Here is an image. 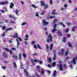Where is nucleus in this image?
Here are the masks:
<instances>
[{
  "label": "nucleus",
  "mask_w": 77,
  "mask_h": 77,
  "mask_svg": "<svg viewBox=\"0 0 77 77\" xmlns=\"http://www.w3.org/2000/svg\"><path fill=\"white\" fill-rule=\"evenodd\" d=\"M35 75L37 77H40V76H39V75L37 73H36Z\"/></svg>",
  "instance_id": "53"
},
{
  "label": "nucleus",
  "mask_w": 77,
  "mask_h": 77,
  "mask_svg": "<svg viewBox=\"0 0 77 77\" xmlns=\"http://www.w3.org/2000/svg\"><path fill=\"white\" fill-rule=\"evenodd\" d=\"M58 20L57 19H55L53 21V23L54 24H56Z\"/></svg>",
  "instance_id": "13"
},
{
  "label": "nucleus",
  "mask_w": 77,
  "mask_h": 77,
  "mask_svg": "<svg viewBox=\"0 0 77 77\" xmlns=\"http://www.w3.org/2000/svg\"><path fill=\"white\" fill-rule=\"evenodd\" d=\"M60 24L61 25V26H63V27H65V26L63 23H62V22H60Z\"/></svg>",
  "instance_id": "25"
},
{
  "label": "nucleus",
  "mask_w": 77,
  "mask_h": 77,
  "mask_svg": "<svg viewBox=\"0 0 77 77\" xmlns=\"http://www.w3.org/2000/svg\"><path fill=\"white\" fill-rule=\"evenodd\" d=\"M33 56H38V53H34L33 54Z\"/></svg>",
  "instance_id": "52"
},
{
  "label": "nucleus",
  "mask_w": 77,
  "mask_h": 77,
  "mask_svg": "<svg viewBox=\"0 0 77 77\" xmlns=\"http://www.w3.org/2000/svg\"><path fill=\"white\" fill-rule=\"evenodd\" d=\"M31 62L32 63V64H33V65H35V63H34V62H35L36 63H37V62H39V60L38 59L33 60L32 59L31 60Z\"/></svg>",
  "instance_id": "3"
},
{
  "label": "nucleus",
  "mask_w": 77,
  "mask_h": 77,
  "mask_svg": "<svg viewBox=\"0 0 77 77\" xmlns=\"http://www.w3.org/2000/svg\"><path fill=\"white\" fill-rule=\"evenodd\" d=\"M47 61L48 63H51V57L48 58Z\"/></svg>",
  "instance_id": "9"
},
{
  "label": "nucleus",
  "mask_w": 77,
  "mask_h": 77,
  "mask_svg": "<svg viewBox=\"0 0 77 77\" xmlns=\"http://www.w3.org/2000/svg\"><path fill=\"white\" fill-rule=\"evenodd\" d=\"M48 38L46 41L47 42H51L53 41V37H52L51 34H49V35L48 36Z\"/></svg>",
  "instance_id": "1"
},
{
  "label": "nucleus",
  "mask_w": 77,
  "mask_h": 77,
  "mask_svg": "<svg viewBox=\"0 0 77 77\" xmlns=\"http://www.w3.org/2000/svg\"><path fill=\"white\" fill-rule=\"evenodd\" d=\"M0 5H5V2H0Z\"/></svg>",
  "instance_id": "28"
},
{
  "label": "nucleus",
  "mask_w": 77,
  "mask_h": 77,
  "mask_svg": "<svg viewBox=\"0 0 77 77\" xmlns=\"http://www.w3.org/2000/svg\"><path fill=\"white\" fill-rule=\"evenodd\" d=\"M68 6V5L66 4H65L64 5V7L65 8H66Z\"/></svg>",
  "instance_id": "61"
},
{
  "label": "nucleus",
  "mask_w": 77,
  "mask_h": 77,
  "mask_svg": "<svg viewBox=\"0 0 77 77\" xmlns=\"http://www.w3.org/2000/svg\"><path fill=\"white\" fill-rule=\"evenodd\" d=\"M12 28H7L5 30V32H8V30H12Z\"/></svg>",
  "instance_id": "20"
},
{
  "label": "nucleus",
  "mask_w": 77,
  "mask_h": 77,
  "mask_svg": "<svg viewBox=\"0 0 77 77\" xmlns=\"http://www.w3.org/2000/svg\"><path fill=\"white\" fill-rule=\"evenodd\" d=\"M15 35H14L13 36V38H18V33H16L15 34Z\"/></svg>",
  "instance_id": "8"
},
{
  "label": "nucleus",
  "mask_w": 77,
  "mask_h": 77,
  "mask_svg": "<svg viewBox=\"0 0 77 77\" xmlns=\"http://www.w3.org/2000/svg\"><path fill=\"white\" fill-rule=\"evenodd\" d=\"M32 7H33V8H37L36 6H35V5L33 4H32Z\"/></svg>",
  "instance_id": "44"
},
{
  "label": "nucleus",
  "mask_w": 77,
  "mask_h": 77,
  "mask_svg": "<svg viewBox=\"0 0 77 77\" xmlns=\"http://www.w3.org/2000/svg\"><path fill=\"white\" fill-rule=\"evenodd\" d=\"M21 66L22 67H20L21 68H22V69H24V66L23 65V63H21Z\"/></svg>",
  "instance_id": "24"
},
{
  "label": "nucleus",
  "mask_w": 77,
  "mask_h": 77,
  "mask_svg": "<svg viewBox=\"0 0 77 77\" xmlns=\"http://www.w3.org/2000/svg\"><path fill=\"white\" fill-rule=\"evenodd\" d=\"M61 11H64V10H65V8H61Z\"/></svg>",
  "instance_id": "58"
},
{
  "label": "nucleus",
  "mask_w": 77,
  "mask_h": 77,
  "mask_svg": "<svg viewBox=\"0 0 77 77\" xmlns=\"http://www.w3.org/2000/svg\"><path fill=\"white\" fill-rule=\"evenodd\" d=\"M21 53H19V59L20 60H21Z\"/></svg>",
  "instance_id": "32"
},
{
  "label": "nucleus",
  "mask_w": 77,
  "mask_h": 77,
  "mask_svg": "<svg viewBox=\"0 0 77 77\" xmlns=\"http://www.w3.org/2000/svg\"><path fill=\"white\" fill-rule=\"evenodd\" d=\"M52 2H52V0H50V3L51 5H52Z\"/></svg>",
  "instance_id": "59"
},
{
  "label": "nucleus",
  "mask_w": 77,
  "mask_h": 77,
  "mask_svg": "<svg viewBox=\"0 0 77 77\" xmlns=\"http://www.w3.org/2000/svg\"><path fill=\"white\" fill-rule=\"evenodd\" d=\"M37 46L38 49H40V50H41V46H40V45H39V44H37Z\"/></svg>",
  "instance_id": "22"
},
{
  "label": "nucleus",
  "mask_w": 77,
  "mask_h": 77,
  "mask_svg": "<svg viewBox=\"0 0 77 77\" xmlns=\"http://www.w3.org/2000/svg\"><path fill=\"white\" fill-rule=\"evenodd\" d=\"M56 54H54V56L53 57V60H56Z\"/></svg>",
  "instance_id": "26"
},
{
  "label": "nucleus",
  "mask_w": 77,
  "mask_h": 77,
  "mask_svg": "<svg viewBox=\"0 0 77 77\" xmlns=\"http://www.w3.org/2000/svg\"><path fill=\"white\" fill-rule=\"evenodd\" d=\"M57 24H54V29H56V28H57Z\"/></svg>",
  "instance_id": "40"
},
{
  "label": "nucleus",
  "mask_w": 77,
  "mask_h": 77,
  "mask_svg": "<svg viewBox=\"0 0 77 77\" xmlns=\"http://www.w3.org/2000/svg\"><path fill=\"white\" fill-rule=\"evenodd\" d=\"M69 57H66V58L65 59V61H66L67 60H68L69 59Z\"/></svg>",
  "instance_id": "39"
},
{
  "label": "nucleus",
  "mask_w": 77,
  "mask_h": 77,
  "mask_svg": "<svg viewBox=\"0 0 77 77\" xmlns=\"http://www.w3.org/2000/svg\"><path fill=\"white\" fill-rule=\"evenodd\" d=\"M55 18V16H51L49 17V18H50V19H51V18Z\"/></svg>",
  "instance_id": "37"
},
{
  "label": "nucleus",
  "mask_w": 77,
  "mask_h": 77,
  "mask_svg": "<svg viewBox=\"0 0 77 77\" xmlns=\"http://www.w3.org/2000/svg\"><path fill=\"white\" fill-rule=\"evenodd\" d=\"M17 42V47H18V46H19V45H20V42H19V41L18 40V39H16Z\"/></svg>",
  "instance_id": "15"
},
{
  "label": "nucleus",
  "mask_w": 77,
  "mask_h": 77,
  "mask_svg": "<svg viewBox=\"0 0 77 77\" xmlns=\"http://www.w3.org/2000/svg\"><path fill=\"white\" fill-rule=\"evenodd\" d=\"M63 42H65L66 41V37H64L63 38Z\"/></svg>",
  "instance_id": "29"
},
{
  "label": "nucleus",
  "mask_w": 77,
  "mask_h": 77,
  "mask_svg": "<svg viewBox=\"0 0 77 77\" xmlns=\"http://www.w3.org/2000/svg\"><path fill=\"white\" fill-rule=\"evenodd\" d=\"M53 45L52 44H51V45L50 46V50H52V49H53Z\"/></svg>",
  "instance_id": "21"
},
{
  "label": "nucleus",
  "mask_w": 77,
  "mask_h": 77,
  "mask_svg": "<svg viewBox=\"0 0 77 77\" xmlns=\"http://www.w3.org/2000/svg\"><path fill=\"white\" fill-rule=\"evenodd\" d=\"M39 64H42V61L41 60L39 61Z\"/></svg>",
  "instance_id": "50"
},
{
  "label": "nucleus",
  "mask_w": 77,
  "mask_h": 77,
  "mask_svg": "<svg viewBox=\"0 0 77 77\" xmlns=\"http://www.w3.org/2000/svg\"><path fill=\"white\" fill-rule=\"evenodd\" d=\"M46 48L48 49H49V46H48V45H45Z\"/></svg>",
  "instance_id": "38"
},
{
  "label": "nucleus",
  "mask_w": 77,
  "mask_h": 77,
  "mask_svg": "<svg viewBox=\"0 0 77 77\" xmlns=\"http://www.w3.org/2000/svg\"><path fill=\"white\" fill-rule=\"evenodd\" d=\"M58 34L60 36H62V34L60 31H58Z\"/></svg>",
  "instance_id": "14"
},
{
  "label": "nucleus",
  "mask_w": 77,
  "mask_h": 77,
  "mask_svg": "<svg viewBox=\"0 0 77 77\" xmlns=\"http://www.w3.org/2000/svg\"><path fill=\"white\" fill-rule=\"evenodd\" d=\"M17 39H18L21 42L22 41V38H21L20 37H18V38H17Z\"/></svg>",
  "instance_id": "35"
},
{
  "label": "nucleus",
  "mask_w": 77,
  "mask_h": 77,
  "mask_svg": "<svg viewBox=\"0 0 77 77\" xmlns=\"http://www.w3.org/2000/svg\"><path fill=\"white\" fill-rule=\"evenodd\" d=\"M31 44H35V41H32L31 43Z\"/></svg>",
  "instance_id": "47"
},
{
  "label": "nucleus",
  "mask_w": 77,
  "mask_h": 77,
  "mask_svg": "<svg viewBox=\"0 0 77 77\" xmlns=\"http://www.w3.org/2000/svg\"><path fill=\"white\" fill-rule=\"evenodd\" d=\"M42 23H43L44 25H47V24H49V23H48V22H47L45 21V20L44 19L43 20Z\"/></svg>",
  "instance_id": "6"
},
{
  "label": "nucleus",
  "mask_w": 77,
  "mask_h": 77,
  "mask_svg": "<svg viewBox=\"0 0 77 77\" xmlns=\"http://www.w3.org/2000/svg\"><path fill=\"white\" fill-rule=\"evenodd\" d=\"M59 63H60V64H57V66H59L60 69V71H63V68L62 64H61L62 63V62L61 61H60L59 62Z\"/></svg>",
  "instance_id": "2"
},
{
  "label": "nucleus",
  "mask_w": 77,
  "mask_h": 77,
  "mask_svg": "<svg viewBox=\"0 0 77 77\" xmlns=\"http://www.w3.org/2000/svg\"><path fill=\"white\" fill-rule=\"evenodd\" d=\"M52 14H53V15H56V14H57V13L52 12Z\"/></svg>",
  "instance_id": "55"
},
{
  "label": "nucleus",
  "mask_w": 77,
  "mask_h": 77,
  "mask_svg": "<svg viewBox=\"0 0 77 77\" xmlns=\"http://www.w3.org/2000/svg\"><path fill=\"white\" fill-rule=\"evenodd\" d=\"M12 57L13 58V59H14L15 58V59H18V57L17 56L15 55H14L12 56Z\"/></svg>",
  "instance_id": "16"
},
{
  "label": "nucleus",
  "mask_w": 77,
  "mask_h": 77,
  "mask_svg": "<svg viewBox=\"0 0 77 77\" xmlns=\"http://www.w3.org/2000/svg\"><path fill=\"white\" fill-rule=\"evenodd\" d=\"M48 66L49 68H50V67H51V66L50 64H49L48 65Z\"/></svg>",
  "instance_id": "60"
},
{
  "label": "nucleus",
  "mask_w": 77,
  "mask_h": 77,
  "mask_svg": "<svg viewBox=\"0 0 77 77\" xmlns=\"http://www.w3.org/2000/svg\"><path fill=\"white\" fill-rule=\"evenodd\" d=\"M12 50L13 51L16 50V48H12Z\"/></svg>",
  "instance_id": "57"
},
{
  "label": "nucleus",
  "mask_w": 77,
  "mask_h": 77,
  "mask_svg": "<svg viewBox=\"0 0 77 77\" xmlns=\"http://www.w3.org/2000/svg\"><path fill=\"white\" fill-rule=\"evenodd\" d=\"M42 13H41V15H43L45 14V11H42Z\"/></svg>",
  "instance_id": "42"
},
{
  "label": "nucleus",
  "mask_w": 77,
  "mask_h": 77,
  "mask_svg": "<svg viewBox=\"0 0 77 77\" xmlns=\"http://www.w3.org/2000/svg\"><path fill=\"white\" fill-rule=\"evenodd\" d=\"M4 50H6L7 52H9L10 51V50L8 48H4Z\"/></svg>",
  "instance_id": "23"
},
{
  "label": "nucleus",
  "mask_w": 77,
  "mask_h": 77,
  "mask_svg": "<svg viewBox=\"0 0 77 77\" xmlns=\"http://www.w3.org/2000/svg\"><path fill=\"white\" fill-rule=\"evenodd\" d=\"M57 31V30H56V29L55 28H54V29H53L52 31V32L53 34H54V33H55V32Z\"/></svg>",
  "instance_id": "19"
},
{
  "label": "nucleus",
  "mask_w": 77,
  "mask_h": 77,
  "mask_svg": "<svg viewBox=\"0 0 77 77\" xmlns=\"http://www.w3.org/2000/svg\"><path fill=\"white\" fill-rule=\"evenodd\" d=\"M11 22L12 24H14L15 23V21H13V20H11Z\"/></svg>",
  "instance_id": "51"
},
{
  "label": "nucleus",
  "mask_w": 77,
  "mask_h": 77,
  "mask_svg": "<svg viewBox=\"0 0 77 77\" xmlns=\"http://www.w3.org/2000/svg\"><path fill=\"white\" fill-rule=\"evenodd\" d=\"M34 47L35 49H38V48H37V46H36V45H34Z\"/></svg>",
  "instance_id": "43"
},
{
  "label": "nucleus",
  "mask_w": 77,
  "mask_h": 77,
  "mask_svg": "<svg viewBox=\"0 0 77 77\" xmlns=\"http://www.w3.org/2000/svg\"><path fill=\"white\" fill-rule=\"evenodd\" d=\"M23 56L24 57H26V54H23Z\"/></svg>",
  "instance_id": "48"
},
{
  "label": "nucleus",
  "mask_w": 77,
  "mask_h": 77,
  "mask_svg": "<svg viewBox=\"0 0 77 77\" xmlns=\"http://www.w3.org/2000/svg\"><path fill=\"white\" fill-rule=\"evenodd\" d=\"M75 60H76V59H75V58H74L71 61V63H74V64H76V61Z\"/></svg>",
  "instance_id": "5"
},
{
  "label": "nucleus",
  "mask_w": 77,
  "mask_h": 77,
  "mask_svg": "<svg viewBox=\"0 0 77 77\" xmlns=\"http://www.w3.org/2000/svg\"><path fill=\"white\" fill-rule=\"evenodd\" d=\"M24 73H25L26 77H28L29 76V73H28V72H27V69H24Z\"/></svg>",
  "instance_id": "4"
},
{
  "label": "nucleus",
  "mask_w": 77,
  "mask_h": 77,
  "mask_svg": "<svg viewBox=\"0 0 77 77\" xmlns=\"http://www.w3.org/2000/svg\"><path fill=\"white\" fill-rule=\"evenodd\" d=\"M36 68L37 69H40L41 68V67L39 65H37L36 66Z\"/></svg>",
  "instance_id": "27"
},
{
  "label": "nucleus",
  "mask_w": 77,
  "mask_h": 77,
  "mask_svg": "<svg viewBox=\"0 0 77 77\" xmlns=\"http://www.w3.org/2000/svg\"><path fill=\"white\" fill-rule=\"evenodd\" d=\"M57 72L56 70H54V72L53 73V75L54 77H56V76H57V74H56Z\"/></svg>",
  "instance_id": "11"
},
{
  "label": "nucleus",
  "mask_w": 77,
  "mask_h": 77,
  "mask_svg": "<svg viewBox=\"0 0 77 77\" xmlns=\"http://www.w3.org/2000/svg\"><path fill=\"white\" fill-rule=\"evenodd\" d=\"M69 31V28H67L66 29V33H68Z\"/></svg>",
  "instance_id": "36"
},
{
  "label": "nucleus",
  "mask_w": 77,
  "mask_h": 77,
  "mask_svg": "<svg viewBox=\"0 0 77 77\" xmlns=\"http://www.w3.org/2000/svg\"><path fill=\"white\" fill-rule=\"evenodd\" d=\"M2 69H6V66H2Z\"/></svg>",
  "instance_id": "46"
},
{
  "label": "nucleus",
  "mask_w": 77,
  "mask_h": 77,
  "mask_svg": "<svg viewBox=\"0 0 77 77\" xmlns=\"http://www.w3.org/2000/svg\"><path fill=\"white\" fill-rule=\"evenodd\" d=\"M41 72H42V74H44V72H45L44 69H42Z\"/></svg>",
  "instance_id": "30"
},
{
  "label": "nucleus",
  "mask_w": 77,
  "mask_h": 77,
  "mask_svg": "<svg viewBox=\"0 0 77 77\" xmlns=\"http://www.w3.org/2000/svg\"><path fill=\"white\" fill-rule=\"evenodd\" d=\"M27 24V23H22V26H23V25H25V24Z\"/></svg>",
  "instance_id": "63"
},
{
  "label": "nucleus",
  "mask_w": 77,
  "mask_h": 77,
  "mask_svg": "<svg viewBox=\"0 0 77 77\" xmlns=\"http://www.w3.org/2000/svg\"><path fill=\"white\" fill-rule=\"evenodd\" d=\"M11 5H10V9H13V7L14 6V4L13 2L11 3Z\"/></svg>",
  "instance_id": "7"
},
{
  "label": "nucleus",
  "mask_w": 77,
  "mask_h": 77,
  "mask_svg": "<svg viewBox=\"0 0 77 77\" xmlns=\"http://www.w3.org/2000/svg\"><path fill=\"white\" fill-rule=\"evenodd\" d=\"M2 56L5 57V58H7L8 57V55L5 52L3 54Z\"/></svg>",
  "instance_id": "10"
},
{
  "label": "nucleus",
  "mask_w": 77,
  "mask_h": 77,
  "mask_svg": "<svg viewBox=\"0 0 77 77\" xmlns=\"http://www.w3.org/2000/svg\"><path fill=\"white\" fill-rule=\"evenodd\" d=\"M61 55H63V53H64V49H63V48H62L61 49Z\"/></svg>",
  "instance_id": "18"
},
{
  "label": "nucleus",
  "mask_w": 77,
  "mask_h": 77,
  "mask_svg": "<svg viewBox=\"0 0 77 77\" xmlns=\"http://www.w3.org/2000/svg\"><path fill=\"white\" fill-rule=\"evenodd\" d=\"M52 65L53 66H55V65H56V63L55 62H54L52 64Z\"/></svg>",
  "instance_id": "41"
},
{
  "label": "nucleus",
  "mask_w": 77,
  "mask_h": 77,
  "mask_svg": "<svg viewBox=\"0 0 77 77\" xmlns=\"http://www.w3.org/2000/svg\"><path fill=\"white\" fill-rule=\"evenodd\" d=\"M15 13L16 15L18 14V9H17L16 10Z\"/></svg>",
  "instance_id": "34"
},
{
  "label": "nucleus",
  "mask_w": 77,
  "mask_h": 77,
  "mask_svg": "<svg viewBox=\"0 0 77 77\" xmlns=\"http://www.w3.org/2000/svg\"><path fill=\"white\" fill-rule=\"evenodd\" d=\"M68 52H66V53H65V54L66 55V56H68Z\"/></svg>",
  "instance_id": "56"
},
{
  "label": "nucleus",
  "mask_w": 77,
  "mask_h": 77,
  "mask_svg": "<svg viewBox=\"0 0 77 77\" xmlns=\"http://www.w3.org/2000/svg\"><path fill=\"white\" fill-rule=\"evenodd\" d=\"M70 36H71L69 34L67 35V37H68V38H70Z\"/></svg>",
  "instance_id": "62"
},
{
  "label": "nucleus",
  "mask_w": 77,
  "mask_h": 77,
  "mask_svg": "<svg viewBox=\"0 0 77 77\" xmlns=\"http://www.w3.org/2000/svg\"><path fill=\"white\" fill-rule=\"evenodd\" d=\"M2 29L3 30H5L6 29V26H3L2 28Z\"/></svg>",
  "instance_id": "31"
},
{
  "label": "nucleus",
  "mask_w": 77,
  "mask_h": 77,
  "mask_svg": "<svg viewBox=\"0 0 77 77\" xmlns=\"http://www.w3.org/2000/svg\"><path fill=\"white\" fill-rule=\"evenodd\" d=\"M5 36V33L2 34V36Z\"/></svg>",
  "instance_id": "64"
},
{
  "label": "nucleus",
  "mask_w": 77,
  "mask_h": 77,
  "mask_svg": "<svg viewBox=\"0 0 77 77\" xmlns=\"http://www.w3.org/2000/svg\"><path fill=\"white\" fill-rule=\"evenodd\" d=\"M68 44H69V46L70 47H72V45H71V43H70L69 42L68 43Z\"/></svg>",
  "instance_id": "45"
},
{
  "label": "nucleus",
  "mask_w": 77,
  "mask_h": 77,
  "mask_svg": "<svg viewBox=\"0 0 77 77\" xmlns=\"http://www.w3.org/2000/svg\"><path fill=\"white\" fill-rule=\"evenodd\" d=\"M48 7V5L46 4L45 5V9H47Z\"/></svg>",
  "instance_id": "33"
},
{
  "label": "nucleus",
  "mask_w": 77,
  "mask_h": 77,
  "mask_svg": "<svg viewBox=\"0 0 77 77\" xmlns=\"http://www.w3.org/2000/svg\"><path fill=\"white\" fill-rule=\"evenodd\" d=\"M36 17H39V15L38 14V13H36V14H35Z\"/></svg>",
  "instance_id": "54"
},
{
  "label": "nucleus",
  "mask_w": 77,
  "mask_h": 77,
  "mask_svg": "<svg viewBox=\"0 0 77 77\" xmlns=\"http://www.w3.org/2000/svg\"><path fill=\"white\" fill-rule=\"evenodd\" d=\"M75 27H73L72 28V30L73 31H75V30H74V29H75Z\"/></svg>",
  "instance_id": "49"
},
{
  "label": "nucleus",
  "mask_w": 77,
  "mask_h": 77,
  "mask_svg": "<svg viewBox=\"0 0 77 77\" xmlns=\"http://www.w3.org/2000/svg\"><path fill=\"white\" fill-rule=\"evenodd\" d=\"M13 64L14 65V67L17 68V65H16V63L14 61L13 62Z\"/></svg>",
  "instance_id": "17"
},
{
  "label": "nucleus",
  "mask_w": 77,
  "mask_h": 77,
  "mask_svg": "<svg viewBox=\"0 0 77 77\" xmlns=\"http://www.w3.org/2000/svg\"><path fill=\"white\" fill-rule=\"evenodd\" d=\"M41 4L42 6H44L45 5V3L44 2V1H41Z\"/></svg>",
  "instance_id": "12"
}]
</instances>
